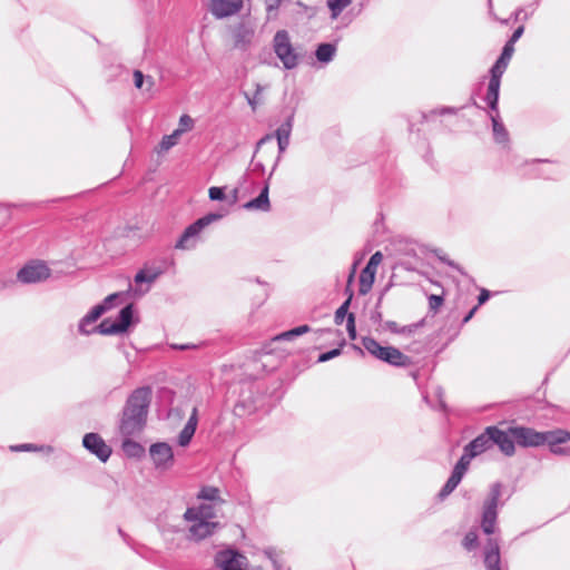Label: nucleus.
<instances>
[{
	"instance_id": "f257e3e1",
	"label": "nucleus",
	"mask_w": 570,
	"mask_h": 570,
	"mask_svg": "<svg viewBox=\"0 0 570 570\" xmlns=\"http://www.w3.org/2000/svg\"><path fill=\"white\" fill-rule=\"evenodd\" d=\"M153 389L149 385L136 387L127 396L119 413L118 432L120 435H139L147 426Z\"/></svg>"
},
{
	"instance_id": "f03ea898",
	"label": "nucleus",
	"mask_w": 570,
	"mask_h": 570,
	"mask_svg": "<svg viewBox=\"0 0 570 570\" xmlns=\"http://www.w3.org/2000/svg\"><path fill=\"white\" fill-rule=\"evenodd\" d=\"M266 399V386L263 382L243 381L239 383L234 414L238 417L250 415L265 407Z\"/></svg>"
},
{
	"instance_id": "7ed1b4c3",
	"label": "nucleus",
	"mask_w": 570,
	"mask_h": 570,
	"mask_svg": "<svg viewBox=\"0 0 570 570\" xmlns=\"http://www.w3.org/2000/svg\"><path fill=\"white\" fill-rule=\"evenodd\" d=\"M139 323V316L134 303L126 304L120 308L116 318L106 317L97 326L101 335H119L127 334L135 325Z\"/></svg>"
},
{
	"instance_id": "20e7f679",
	"label": "nucleus",
	"mask_w": 570,
	"mask_h": 570,
	"mask_svg": "<svg viewBox=\"0 0 570 570\" xmlns=\"http://www.w3.org/2000/svg\"><path fill=\"white\" fill-rule=\"evenodd\" d=\"M504 485L501 482L492 483L483 501L480 527L487 535H492L495 532L499 507L504 505V501H500Z\"/></svg>"
},
{
	"instance_id": "39448f33",
	"label": "nucleus",
	"mask_w": 570,
	"mask_h": 570,
	"mask_svg": "<svg viewBox=\"0 0 570 570\" xmlns=\"http://www.w3.org/2000/svg\"><path fill=\"white\" fill-rule=\"evenodd\" d=\"M295 108H291L286 116H285V119L284 121L279 125V127L273 132V134H266L264 135L257 142H256V149H255V154L257 153V150L263 146L265 145L266 142H269L272 141L274 138H276L277 140V147H278V156L276 157V160L273 165V168H272V171L269 174V178L272 177L273 173L275 171V169L277 168L279 161H281V158H282V155L286 151V149L288 148L289 146V138H291V134H292V130H293V125H294V118H295Z\"/></svg>"
},
{
	"instance_id": "423d86ee",
	"label": "nucleus",
	"mask_w": 570,
	"mask_h": 570,
	"mask_svg": "<svg viewBox=\"0 0 570 570\" xmlns=\"http://www.w3.org/2000/svg\"><path fill=\"white\" fill-rule=\"evenodd\" d=\"M224 217L222 213H207L206 215L197 218L195 222L189 224L178 237L175 248L181 250H191L196 248L199 235L212 223L217 222Z\"/></svg>"
},
{
	"instance_id": "0eeeda50",
	"label": "nucleus",
	"mask_w": 570,
	"mask_h": 570,
	"mask_svg": "<svg viewBox=\"0 0 570 570\" xmlns=\"http://www.w3.org/2000/svg\"><path fill=\"white\" fill-rule=\"evenodd\" d=\"M272 43L273 50L281 60L284 69L293 70L299 65L302 55L293 46L287 30L282 29L276 31Z\"/></svg>"
},
{
	"instance_id": "6e6552de",
	"label": "nucleus",
	"mask_w": 570,
	"mask_h": 570,
	"mask_svg": "<svg viewBox=\"0 0 570 570\" xmlns=\"http://www.w3.org/2000/svg\"><path fill=\"white\" fill-rule=\"evenodd\" d=\"M509 66V61L498 57L489 70L490 79L484 101L490 111H498L501 78Z\"/></svg>"
},
{
	"instance_id": "1a4fd4ad",
	"label": "nucleus",
	"mask_w": 570,
	"mask_h": 570,
	"mask_svg": "<svg viewBox=\"0 0 570 570\" xmlns=\"http://www.w3.org/2000/svg\"><path fill=\"white\" fill-rule=\"evenodd\" d=\"M510 433L514 438V444L521 448H538L549 440L550 431H537L525 425H510Z\"/></svg>"
},
{
	"instance_id": "9d476101",
	"label": "nucleus",
	"mask_w": 570,
	"mask_h": 570,
	"mask_svg": "<svg viewBox=\"0 0 570 570\" xmlns=\"http://www.w3.org/2000/svg\"><path fill=\"white\" fill-rule=\"evenodd\" d=\"M51 276V269L46 262L32 259L24 264L17 273V279L22 284H36L47 281Z\"/></svg>"
},
{
	"instance_id": "9b49d317",
	"label": "nucleus",
	"mask_w": 570,
	"mask_h": 570,
	"mask_svg": "<svg viewBox=\"0 0 570 570\" xmlns=\"http://www.w3.org/2000/svg\"><path fill=\"white\" fill-rule=\"evenodd\" d=\"M82 446L104 463L109 460L112 453V449L96 432H89L83 435Z\"/></svg>"
},
{
	"instance_id": "f8f14e48",
	"label": "nucleus",
	"mask_w": 570,
	"mask_h": 570,
	"mask_svg": "<svg viewBox=\"0 0 570 570\" xmlns=\"http://www.w3.org/2000/svg\"><path fill=\"white\" fill-rule=\"evenodd\" d=\"M383 256L381 252L374 253L365 267L361 271L360 274V284H358V293L360 295H366L375 281L376 267L381 263Z\"/></svg>"
},
{
	"instance_id": "ddd939ff",
	"label": "nucleus",
	"mask_w": 570,
	"mask_h": 570,
	"mask_svg": "<svg viewBox=\"0 0 570 570\" xmlns=\"http://www.w3.org/2000/svg\"><path fill=\"white\" fill-rule=\"evenodd\" d=\"M492 446H498L500 452L510 458L515 454L514 438L510 433V425L507 430H502L497 425H491Z\"/></svg>"
},
{
	"instance_id": "4468645a",
	"label": "nucleus",
	"mask_w": 570,
	"mask_h": 570,
	"mask_svg": "<svg viewBox=\"0 0 570 570\" xmlns=\"http://www.w3.org/2000/svg\"><path fill=\"white\" fill-rule=\"evenodd\" d=\"M244 560L246 557L233 548L220 550L215 554V564L220 570H244L242 568Z\"/></svg>"
},
{
	"instance_id": "2eb2a0df",
	"label": "nucleus",
	"mask_w": 570,
	"mask_h": 570,
	"mask_svg": "<svg viewBox=\"0 0 570 570\" xmlns=\"http://www.w3.org/2000/svg\"><path fill=\"white\" fill-rule=\"evenodd\" d=\"M243 0H209V11L216 19H225L242 11Z\"/></svg>"
},
{
	"instance_id": "dca6fc26",
	"label": "nucleus",
	"mask_w": 570,
	"mask_h": 570,
	"mask_svg": "<svg viewBox=\"0 0 570 570\" xmlns=\"http://www.w3.org/2000/svg\"><path fill=\"white\" fill-rule=\"evenodd\" d=\"M150 458L157 469H168L174 463V452L166 442L153 443L149 448Z\"/></svg>"
},
{
	"instance_id": "f3484780",
	"label": "nucleus",
	"mask_w": 570,
	"mask_h": 570,
	"mask_svg": "<svg viewBox=\"0 0 570 570\" xmlns=\"http://www.w3.org/2000/svg\"><path fill=\"white\" fill-rule=\"evenodd\" d=\"M568 441H570V432L562 429H556L550 430L549 440L546 442V444L552 454L570 456V445H563Z\"/></svg>"
},
{
	"instance_id": "a211bd4d",
	"label": "nucleus",
	"mask_w": 570,
	"mask_h": 570,
	"mask_svg": "<svg viewBox=\"0 0 570 570\" xmlns=\"http://www.w3.org/2000/svg\"><path fill=\"white\" fill-rule=\"evenodd\" d=\"M483 563L485 570H504L501 563L500 544L498 539L489 538L487 540L483 548Z\"/></svg>"
},
{
	"instance_id": "6ab92c4d",
	"label": "nucleus",
	"mask_w": 570,
	"mask_h": 570,
	"mask_svg": "<svg viewBox=\"0 0 570 570\" xmlns=\"http://www.w3.org/2000/svg\"><path fill=\"white\" fill-rule=\"evenodd\" d=\"M230 29L234 39V47L245 51L254 37L253 27L249 22L242 20Z\"/></svg>"
},
{
	"instance_id": "aec40b11",
	"label": "nucleus",
	"mask_w": 570,
	"mask_h": 570,
	"mask_svg": "<svg viewBox=\"0 0 570 570\" xmlns=\"http://www.w3.org/2000/svg\"><path fill=\"white\" fill-rule=\"evenodd\" d=\"M311 331V327L307 324H303L296 327H293L288 331L282 332L274 336L267 344L264 345L263 350L266 354H272L276 351V344L282 341H292L303 334H306Z\"/></svg>"
},
{
	"instance_id": "412c9836",
	"label": "nucleus",
	"mask_w": 570,
	"mask_h": 570,
	"mask_svg": "<svg viewBox=\"0 0 570 570\" xmlns=\"http://www.w3.org/2000/svg\"><path fill=\"white\" fill-rule=\"evenodd\" d=\"M220 528V523L217 521L200 520L199 522L193 523L188 529V539L194 541L204 540L213 535L217 529Z\"/></svg>"
},
{
	"instance_id": "4be33fe9",
	"label": "nucleus",
	"mask_w": 570,
	"mask_h": 570,
	"mask_svg": "<svg viewBox=\"0 0 570 570\" xmlns=\"http://www.w3.org/2000/svg\"><path fill=\"white\" fill-rule=\"evenodd\" d=\"M465 446L468 451L472 452L475 456L492 449L491 425L487 426L481 434L471 440Z\"/></svg>"
},
{
	"instance_id": "5701e85b",
	"label": "nucleus",
	"mask_w": 570,
	"mask_h": 570,
	"mask_svg": "<svg viewBox=\"0 0 570 570\" xmlns=\"http://www.w3.org/2000/svg\"><path fill=\"white\" fill-rule=\"evenodd\" d=\"M198 425V409L195 406L191 410L190 416L187 420L185 426L179 432L177 443L181 448H186L190 444Z\"/></svg>"
},
{
	"instance_id": "b1692460",
	"label": "nucleus",
	"mask_w": 570,
	"mask_h": 570,
	"mask_svg": "<svg viewBox=\"0 0 570 570\" xmlns=\"http://www.w3.org/2000/svg\"><path fill=\"white\" fill-rule=\"evenodd\" d=\"M355 271H356V263L353 264L352 271L348 275L347 285H346V289H345L347 297L340 305V307L336 309L335 315H334V322L336 325H341L345 318L347 320V315L351 314L348 312L352 299H353V291L351 289V284L354 279Z\"/></svg>"
},
{
	"instance_id": "393cba45",
	"label": "nucleus",
	"mask_w": 570,
	"mask_h": 570,
	"mask_svg": "<svg viewBox=\"0 0 570 570\" xmlns=\"http://www.w3.org/2000/svg\"><path fill=\"white\" fill-rule=\"evenodd\" d=\"M490 114V119L492 124V132L493 139L497 144L502 145L504 149L510 150V135L507 130L504 124L502 122L499 110Z\"/></svg>"
},
{
	"instance_id": "a878e982",
	"label": "nucleus",
	"mask_w": 570,
	"mask_h": 570,
	"mask_svg": "<svg viewBox=\"0 0 570 570\" xmlns=\"http://www.w3.org/2000/svg\"><path fill=\"white\" fill-rule=\"evenodd\" d=\"M381 361L396 367H409L413 364L411 356L403 354L394 346H386Z\"/></svg>"
},
{
	"instance_id": "bb28decb",
	"label": "nucleus",
	"mask_w": 570,
	"mask_h": 570,
	"mask_svg": "<svg viewBox=\"0 0 570 570\" xmlns=\"http://www.w3.org/2000/svg\"><path fill=\"white\" fill-rule=\"evenodd\" d=\"M269 177L265 181L263 188L261 189L258 196L255 198L248 200L243 205V208L247 210H261V212H268L271 209V202H269Z\"/></svg>"
},
{
	"instance_id": "cd10ccee",
	"label": "nucleus",
	"mask_w": 570,
	"mask_h": 570,
	"mask_svg": "<svg viewBox=\"0 0 570 570\" xmlns=\"http://www.w3.org/2000/svg\"><path fill=\"white\" fill-rule=\"evenodd\" d=\"M165 273V267L163 265H145L140 268L135 277L134 282L137 285L141 284H153L158 277H160Z\"/></svg>"
},
{
	"instance_id": "c85d7f7f",
	"label": "nucleus",
	"mask_w": 570,
	"mask_h": 570,
	"mask_svg": "<svg viewBox=\"0 0 570 570\" xmlns=\"http://www.w3.org/2000/svg\"><path fill=\"white\" fill-rule=\"evenodd\" d=\"M121 450L124 454L129 459H141L146 451L145 448L137 441L132 440L135 435H121Z\"/></svg>"
},
{
	"instance_id": "c756f323",
	"label": "nucleus",
	"mask_w": 570,
	"mask_h": 570,
	"mask_svg": "<svg viewBox=\"0 0 570 570\" xmlns=\"http://www.w3.org/2000/svg\"><path fill=\"white\" fill-rule=\"evenodd\" d=\"M336 50H337L336 43L321 42L316 46L315 57L318 62L327 65L334 59Z\"/></svg>"
},
{
	"instance_id": "7c9ffc66",
	"label": "nucleus",
	"mask_w": 570,
	"mask_h": 570,
	"mask_svg": "<svg viewBox=\"0 0 570 570\" xmlns=\"http://www.w3.org/2000/svg\"><path fill=\"white\" fill-rule=\"evenodd\" d=\"M198 500L209 501L214 505H220L225 503V500L220 498V491L216 487L204 485L197 493Z\"/></svg>"
},
{
	"instance_id": "2f4dec72",
	"label": "nucleus",
	"mask_w": 570,
	"mask_h": 570,
	"mask_svg": "<svg viewBox=\"0 0 570 570\" xmlns=\"http://www.w3.org/2000/svg\"><path fill=\"white\" fill-rule=\"evenodd\" d=\"M362 345L372 356L382 360L386 346L381 345L375 338L371 336L362 337Z\"/></svg>"
},
{
	"instance_id": "473e14b6",
	"label": "nucleus",
	"mask_w": 570,
	"mask_h": 570,
	"mask_svg": "<svg viewBox=\"0 0 570 570\" xmlns=\"http://www.w3.org/2000/svg\"><path fill=\"white\" fill-rule=\"evenodd\" d=\"M180 136V131H177L176 129L170 135L163 136L161 140L156 146L155 151L159 155L168 151L177 145Z\"/></svg>"
},
{
	"instance_id": "72a5a7b5",
	"label": "nucleus",
	"mask_w": 570,
	"mask_h": 570,
	"mask_svg": "<svg viewBox=\"0 0 570 570\" xmlns=\"http://www.w3.org/2000/svg\"><path fill=\"white\" fill-rule=\"evenodd\" d=\"M134 83L137 89L150 91L155 85L153 77L145 76L140 70L134 71Z\"/></svg>"
},
{
	"instance_id": "f704fd0d",
	"label": "nucleus",
	"mask_w": 570,
	"mask_h": 570,
	"mask_svg": "<svg viewBox=\"0 0 570 570\" xmlns=\"http://www.w3.org/2000/svg\"><path fill=\"white\" fill-rule=\"evenodd\" d=\"M126 292H116L106 296L99 304L105 307V312L116 307L121 299L126 296Z\"/></svg>"
},
{
	"instance_id": "c9c22d12",
	"label": "nucleus",
	"mask_w": 570,
	"mask_h": 570,
	"mask_svg": "<svg viewBox=\"0 0 570 570\" xmlns=\"http://www.w3.org/2000/svg\"><path fill=\"white\" fill-rule=\"evenodd\" d=\"M351 2L352 0H327L326 4L331 11V17L336 19Z\"/></svg>"
},
{
	"instance_id": "e433bc0d",
	"label": "nucleus",
	"mask_w": 570,
	"mask_h": 570,
	"mask_svg": "<svg viewBox=\"0 0 570 570\" xmlns=\"http://www.w3.org/2000/svg\"><path fill=\"white\" fill-rule=\"evenodd\" d=\"M456 114V109L453 107H441L438 109H432L429 112H422V120L429 121L431 119H434L436 116H444V115H454Z\"/></svg>"
},
{
	"instance_id": "4c0bfd02",
	"label": "nucleus",
	"mask_w": 570,
	"mask_h": 570,
	"mask_svg": "<svg viewBox=\"0 0 570 570\" xmlns=\"http://www.w3.org/2000/svg\"><path fill=\"white\" fill-rule=\"evenodd\" d=\"M345 340H342L340 345L335 348H332L330 351L323 352L317 357V363H325L330 360H333L342 354L343 346L345 345Z\"/></svg>"
},
{
	"instance_id": "58836bf2",
	"label": "nucleus",
	"mask_w": 570,
	"mask_h": 570,
	"mask_svg": "<svg viewBox=\"0 0 570 570\" xmlns=\"http://www.w3.org/2000/svg\"><path fill=\"white\" fill-rule=\"evenodd\" d=\"M462 546L468 551H473L479 546V537L474 530H470L462 540Z\"/></svg>"
},
{
	"instance_id": "ea45409f",
	"label": "nucleus",
	"mask_w": 570,
	"mask_h": 570,
	"mask_svg": "<svg viewBox=\"0 0 570 570\" xmlns=\"http://www.w3.org/2000/svg\"><path fill=\"white\" fill-rule=\"evenodd\" d=\"M460 484L452 476H449L444 485L441 488L440 492L438 493V498L440 500H444L448 498Z\"/></svg>"
},
{
	"instance_id": "a19ab883",
	"label": "nucleus",
	"mask_w": 570,
	"mask_h": 570,
	"mask_svg": "<svg viewBox=\"0 0 570 570\" xmlns=\"http://www.w3.org/2000/svg\"><path fill=\"white\" fill-rule=\"evenodd\" d=\"M11 451H14V452H36V451H42V450H47L48 452H51L52 451V448L51 446H38L36 444H32V443H22V444H18V445H12L11 448Z\"/></svg>"
},
{
	"instance_id": "79ce46f5",
	"label": "nucleus",
	"mask_w": 570,
	"mask_h": 570,
	"mask_svg": "<svg viewBox=\"0 0 570 570\" xmlns=\"http://www.w3.org/2000/svg\"><path fill=\"white\" fill-rule=\"evenodd\" d=\"M433 254L438 257V259L440 262H442L443 264H446L448 266L456 269L459 273H461L462 275H465L464 271L462 269V267L456 264L454 261L450 259L444 253L442 249H434L433 250Z\"/></svg>"
},
{
	"instance_id": "37998d69",
	"label": "nucleus",
	"mask_w": 570,
	"mask_h": 570,
	"mask_svg": "<svg viewBox=\"0 0 570 570\" xmlns=\"http://www.w3.org/2000/svg\"><path fill=\"white\" fill-rule=\"evenodd\" d=\"M255 92L253 96H249L247 92H244V97L247 100V104L250 106L252 110L255 111L259 101V97L264 90V87L261 83L255 85Z\"/></svg>"
},
{
	"instance_id": "c03bdc74",
	"label": "nucleus",
	"mask_w": 570,
	"mask_h": 570,
	"mask_svg": "<svg viewBox=\"0 0 570 570\" xmlns=\"http://www.w3.org/2000/svg\"><path fill=\"white\" fill-rule=\"evenodd\" d=\"M476 458L474 454H472V452L468 451V448L464 446L463 449V454L462 456L458 460V462L455 463V468L456 469H460V470H463L464 472L468 471L469 469V465H470V461L472 459Z\"/></svg>"
},
{
	"instance_id": "a18cd8bd",
	"label": "nucleus",
	"mask_w": 570,
	"mask_h": 570,
	"mask_svg": "<svg viewBox=\"0 0 570 570\" xmlns=\"http://www.w3.org/2000/svg\"><path fill=\"white\" fill-rule=\"evenodd\" d=\"M208 197L213 202H223L226 197V186H213L208 189Z\"/></svg>"
},
{
	"instance_id": "49530a36",
	"label": "nucleus",
	"mask_w": 570,
	"mask_h": 570,
	"mask_svg": "<svg viewBox=\"0 0 570 570\" xmlns=\"http://www.w3.org/2000/svg\"><path fill=\"white\" fill-rule=\"evenodd\" d=\"M194 127V119L187 115L184 114L179 118L178 128H176L177 131H180V135H183L186 131L191 130Z\"/></svg>"
},
{
	"instance_id": "de8ad7c7",
	"label": "nucleus",
	"mask_w": 570,
	"mask_h": 570,
	"mask_svg": "<svg viewBox=\"0 0 570 570\" xmlns=\"http://www.w3.org/2000/svg\"><path fill=\"white\" fill-rule=\"evenodd\" d=\"M214 503L212 504H206V503H202L199 507H197V511L200 513V518L202 520H207V521H212V519H214L216 517L215 512H214Z\"/></svg>"
},
{
	"instance_id": "09e8293b",
	"label": "nucleus",
	"mask_w": 570,
	"mask_h": 570,
	"mask_svg": "<svg viewBox=\"0 0 570 570\" xmlns=\"http://www.w3.org/2000/svg\"><path fill=\"white\" fill-rule=\"evenodd\" d=\"M268 19L277 16L282 0H264Z\"/></svg>"
},
{
	"instance_id": "8fccbe9b",
	"label": "nucleus",
	"mask_w": 570,
	"mask_h": 570,
	"mask_svg": "<svg viewBox=\"0 0 570 570\" xmlns=\"http://www.w3.org/2000/svg\"><path fill=\"white\" fill-rule=\"evenodd\" d=\"M95 323L94 321H91L87 314L79 321V324H78V331L80 334L82 335H90L92 333H98V331H95V327H92L91 330H88L87 326Z\"/></svg>"
},
{
	"instance_id": "3c124183",
	"label": "nucleus",
	"mask_w": 570,
	"mask_h": 570,
	"mask_svg": "<svg viewBox=\"0 0 570 570\" xmlns=\"http://www.w3.org/2000/svg\"><path fill=\"white\" fill-rule=\"evenodd\" d=\"M428 299H429V308H430V311H432L434 313H436L438 309L444 303V296L443 295L431 294V295H429Z\"/></svg>"
},
{
	"instance_id": "603ef678",
	"label": "nucleus",
	"mask_w": 570,
	"mask_h": 570,
	"mask_svg": "<svg viewBox=\"0 0 570 570\" xmlns=\"http://www.w3.org/2000/svg\"><path fill=\"white\" fill-rule=\"evenodd\" d=\"M424 325V320H421L416 323H413V324H409V325H404V326H401L400 328V334L401 335H404V336H411L413 335L420 327H422Z\"/></svg>"
},
{
	"instance_id": "864d4df0",
	"label": "nucleus",
	"mask_w": 570,
	"mask_h": 570,
	"mask_svg": "<svg viewBox=\"0 0 570 570\" xmlns=\"http://www.w3.org/2000/svg\"><path fill=\"white\" fill-rule=\"evenodd\" d=\"M355 314L347 315L346 331L350 340L354 341L357 337Z\"/></svg>"
},
{
	"instance_id": "5fc2aeb1",
	"label": "nucleus",
	"mask_w": 570,
	"mask_h": 570,
	"mask_svg": "<svg viewBox=\"0 0 570 570\" xmlns=\"http://www.w3.org/2000/svg\"><path fill=\"white\" fill-rule=\"evenodd\" d=\"M265 556L271 560L274 570H282V564L278 559V554L274 548H267L264 550Z\"/></svg>"
},
{
	"instance_id": "6e6d98bb",
	"label": "nucleus",
	"mask_w": 570,
	"mask_h": 570,
	"mask_svg": "<svg viewBox=\"0 0 570 570\" xmlns=\"http://www.w3.org/2000/svg\"><path fill=\"white\" fill-rule=\"evenodd\" d=\"M199 514L200 513L197 511V508H195V507L187 508V510L184 513V519L189 522L196 523L202 520Z\"/></svg>"
},
{
	"instance_id": "4d7b16f0",
	"label": "nucleus",
	"mask_w": 570,
	"mask_h": 570,
	"mask_svg": "<svg viewBox=\"0 0 570 570\" xmlns=\"http://www.w3.org/2000/svg\"><path fill=\"white\" fill-rule=\"evenodd\" d=\"M105 307L100 306V304L95 305L90 308V311L87 313V316L96 322L98 321L104 314H105Z\"/></svg>"
},
{
	"instance_id": "13d9d810",
	"label": "nucleus",
	"mask_w": 570,
	"mask_h": 570,
	"mask_svg": "<svg viewBox=\"0 0 570 570\" xmlns=\"http://www.w3.org/2000/svg\"><path fill=\"white\" fill-rule=\"evenodd\" d=\"M514 52V45L507 41L501 50L500 58L510 62Z\"/></svg>"
},
{
	"instance_id": "bf43d9fd",
	"label": "nucleus",
	"mask_w": 570,
	"mask_h": 570,
	"mask_svg": "<svg viewBox=\"0 0 570 570\" xmlns=\"http://www.w3.org/2000/svg\"><path fill=\"white\" fill-rule=\"evenodd\" d=\"M205 345H206V342L203 341L199 344H170V347L173 350H177V351H186V350H197Z\"/></svg>"
},
{
	"instance_id": "052dcab7",
	"label": "nucleus",
	"mask_w": 570,
	"mask_h": 570,
	"mask_svg": "<svg viewBox=\"0 0 570 570\" xmlns=\"http://www.w3.org/2000/svg\"><path fill=\"white\" fill-rule=\"evenodd\" d=\"M491 295L492 293L489 289L481 288L478 295V304L475 306L480 307L481 305L485 304L490 299Z\"/></svg>"
},
{
	"instance_id": "680f3d73",
	"label": "nucleus",
	"mask_w": 570,
	"mask_h": 570,
	"mask_svg": "<svg viewBox=\"0 0 570 570\" xmlns=\"http://www.w3.org/2000/svg\"><path fill=\"white\" fill-rule=\"evenodd\" d=\"M523 33H524V26H519L518 28H515L513 30L512 35L510 36V38L507 41L514 45L522 37Z\"/></svg>"
},
{
	"instance_id": "e2e57ef3",
	"label": "nucleus",
	"mask_w": 570,
	"mask_h": 570,
	"mask_svg": "<svg viewBox=\"0 0 570 570\" xmlns=\"http://www.w3.org/2000/svg\"><path fill=\"white\" fill-rule=\"evenodd\" d=\"M383 327L389 330L391 333L400 334L401 326L394 321H385L383 323Z\"/></svg>"
},
{
	"instance_id": "0e129e2a",
	"label": "nucleus",
	"mask_w": 570,
	"mask_h": 570,
	"mask_svg": "<svg viewBox=\"0 0 570 570\" xmlns=\"http://www.w3.org/2000/svg\"><path fill=\"white\" fill-rule=\"evenodd\" d=\"M512 18H513V20H514V21H525V20H528L529 14H528V13H524L523 8H518V9L513 12Z\"/></svg>"
},
{
	"instance_id": "69168bd1",
	"label": "nucleus",
	"mask_w": 570,
	"mask_h": 570,
	"mask_svg": "<svg viewBox=\"0 0 570 570\" xmlns=\"http://www.w3.org/2000/svg\"><path fill=\"white\" fill-rule=\"evenodd\" d=\"M465 473L466 472H464L463 470H460V469H456L455 466H453V470H452L450 476H452L453 479H455L458 482L461 483Z\"/></svg>"
},
{
	"instance_id": "338daca9",
	"label": "nucleus",
	"mask_w": 570,
	"mask_h": 570,
	"mask_svg": "<svg viewBox=\"0 0 570 570\" xmlns=\"http://www.w3.org/2000/svg\"><path fill=\"white\" fill-rule=\"evenodd\" d=\"M371 321L373 323H382L383 322L382 312L377 308H374V311L371 314Z\"/></svg>"
},
{
	"instance_id": "774afa93",
	"label": "nucleus",
	"mask_w": 570,
	"mask_h": 570,
	"mask_svg": "<svg viewBox=\"0 0 570 570\" xmlns=\"http://www.w3.org/2000/svg\"><path fill=\"white\" fill-rule=\"evenodd\" d=\"M252 165H253V171L258 173L261 175H263L265 173V166L263 163H261V161L254 163V160L252 159Z\"/></svg>"
}]
</instances>
